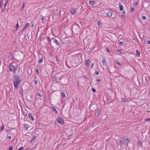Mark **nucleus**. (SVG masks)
Here are the masks:
<instances>
[{
	"mask_svg": "<svg viewBox=\"0 0 150 150\" xmlns=\"http://www.w3.org/2000/svg\"><path fill=\"white\" fill-rule=\"evenodd\" d=\"M137 144L140 146H141L142 145V142L140 141H139L137 142Z\"/></svg>",
	"mask_w": 150,
	"mask_h": 150,
	"instance_id": "nucleus-12",
	"label": "nucleus"
},
{
	"mask_svg": "<svg viewBox=\"0 0 150 150\" xmlns=\"http://www.w3.org/2000/svg\"><path fill=\"white\" fill-rule=\"evenodd\" d=\"M23 8L24 7V4H23Z\"/></svg>",
	"mask_w": 150,
	"mask_h": 150,
	"instance_id": "nucleus-54",
	"label": "nucleus"
},
{
	"mask_svg": "<svg viewBox=\"0 0 150 150\" xmlns=\"http://www.w3.org/2000/svg\"><path fill=\"white\" fill-rule=\"evenodd\" d=\"M70 12L71 14H76V12L75 8H74L72 9H71L70 10Z\"/></svg>",
	"mask_w": 150,
	"mask_h": 150,
	"instance_id": "nucleus-6",
	"label": "nucleus"
},
{
	"mask_svg": "<svg viewBox=\"0 0 150 150\" xmlns=\"http://www.w3.org/2000/svg\"><path fill=\"white\" fill-rule=\"evenodd\" d=\"M42 58H43V57H42L41 59H40L39 61V63H40L43 62V60Z\"/></svg>",
	"mask_w": 150,
	"mask_h": 150,
	"instance_id": "nucleus-22",
	"label": "nucleus"
},
{
	"mask_svg": "<svg viewBox=\"0 0 150 150\" xmlns=\"http://www.w3.org/2000/svg\"><path fill=\"white\" fill-rule=\"evenodd\" d=\"M134 11V7H132L131 8L130 11L132 13Z\"/></svg>",
	"mask_w": 150,
	"mask_h": 150,
	"instance_id": "nucleus-26",
	"label": "nucleus"
},
{
	"mask_svg": "<svg viewBox=\"0 0 150 150\" xmlns=\"http://www.w3.org/2000/svg\"><path fill=\"white\" fill-rule=\"evenodd\" d=\"M121 16H122V18H125V15L124 14H122L121 15Z\"/></svg>",
	"mask_w": 150,
	"mask_h": 150,
	"instance_id": "nucleus-41",
	"label": "nucleus"
},
{
	"mask_svg": "<svg viewBox=\"0 0 150 150\" xmlns=\"http://www.w3.org/2000/svg\"><path fill=\"white\" fill-rule=\"evenodd\" d=\"M29 32L26 35V37L28 39H29L30 36V35H29Z\"/></svg>",
	"mask_w": 150,
	"mask_h": 150,
	"instance_id": "nucleus-29",
	"label": "nucleus"
},
{
	"mask_svg": "<svg viewBox=\"0 0 150 150\" xmlns=\"http://www.w3.org/2000/svg\"><path fill=\"white\" fill-rule=\"evenodd\" d=\"M9 150H13V148L11 146H9Z\"/></svg>",
	"mask_w": 150,
	"mask_h": 150,
	"instance_id": "nucleus-35",
	"label": "nucleus"
},
{
	"mask_svg": "<svg viewBox=\"0 0 150 150\" xmlns=\"http://www.w3.org/2000/svg\"><path fill=\"white\" fill-rule=\"evenodd\" d=\"M117 64V65H121V64L119 62H117L116 63Z\"/></svg>",
	"mask_w": 150,
	"mask_h": 150,
	"instance_id": "nucleus-40",
	"label": "nucleus"
},
{
	"mask_svg": "<svg viewBox=\"0 0 150 150\" xmlns=\"http://www.w3.org/2000/svg\"><path fill=\"white\" fill-rule=\"evenodd\" d=\"M138 2H137L135 3V5L136 6H137L138 5Z\"/></svg>",
	"mask_w": 150,
	"mask_h": 150,
	"instance_id": "nucleus-53",
	"label": "nucleus"
},
{
	"mask_svg": "<svg viewBox=\"0 0 150 150\" xmlns=\"http://www.w3.org/2000/svg\"><path fill=\"white\" fill-rule=\"evenodd\" d=\"M102 62L103 65H105L106 64L105 60V58H103L102 60Z\"/></svg>",
	"mask_w": 150,
	"mask_h": 150,
	"instance_id": "nucleus-17",
	"label": "nucleus"
},
{
	"mask_svg": "<svg viewBox=\"0 0 150 150\" xmlns=\"http://www.w3.org/2000/svg\"><path fill=\"white\" fill-rule=\"evenodd\" d=\"M94 63H92V64H91V68H92L93 67V66H94Z\"/></svg>",
	"mask_w": 150,
	"mask_h": 150,
	"instance_id": "nucleus-38",
	"label": "nucleus"
},
{
	"mask_svg": "<svg viewBox=\"0 0 150 150\" xmlns=\"http://www.w3.org/2000/svg\"><path fill=\"white\" fill-rule=\"evenodd\" d=\"M124 139H125V142H127V144L128 143L129 141V139H128V138H127V137L126 138H125V137H124Z\"/></svg>",
	"mask_w": 150,
	"mask_h": 150,
	"instance_id": "nucleus-20",
	"label": "nucleus"
},
{
	"mask_svg": "<svg viewBox=\"0 0 150 150\" xmlns=\"http://www.w3.org/2000/svg\"><path fill=\"white\" fill-rule=\"evenodd\" d=\"M2 1H3V0H1L0 1V8H1V3H2Z\"/></svg>",
	"mask_w": 150,
	"mask_h": 150,
	"instance_id": "nucleus-44",
	"label": "nucleus"
},
{
	"mask_svg": "<svg viewBox=\"0 0 150 150\" xmlns=\"http://www.w3.org/2000/svg\"><path fill=\"white\" fill-rule=\"evenodd\" d=\"M35 84L36 85L38 83V81L36 80L35 81H34Z\"/></svg>",
	"mask_w": 150,
	"mask_h": 150,
	"instance_id": "nucleus-45",
	"label": "nucleus"
},
{
	"mask_svg": "<svg viewBox=\"0 0 150 150\" xmlns=\"http://www.w3.org/2000/svg\"><path fill=\"white\" fill-rule=\"evenodd\" d=\"M96 75H98L99 74V72L98 71H96Z\"/></svg>",
	"mask_w": 150,
	"mask_h": 150,
	"instance_id": "nucleus-46",
	"label": "nucleus"
},
{
	"mask_svg": "<svg viewBox=\"0 0 150 150\" xmlns=\"http://www.w3.org/2000/svg\"><path fill=\"white\" fill-rule=\"evenodd\" d=\"M59 124L63 125L64 124V120L61 118L59 117L57 120Z\"/></svg>",
	"mask_w": 150,
	"mask_h": 150,
	"instance_id": "nucleus-4",
	"label": "nucleus"
},
{
	"mask_svg": "<svg viewBox=\"0 0 150 150\" xmlns=\"http://www.w3.org/2000/svg\"><path fill=\"white\" fill-rule=\"evenodd\" d=\"M21 81L20 77L18 75H15L14 76L13 83L15 89L18 88V86L21 84Z\"/></svg>",
	"mask_w": 150,
	"mask_h": 150,
	"instance_id": "nucleus-1",
	"label": "nucleus"
},
{
	"mask_svg": "<svg viewBox=\"0 0 150 150\" xmlns=\"http://www.w3.org/2000/svg\"><path fill=\"white\" fill-rule=\"evenodd\" d=\"M119 5L120 8V11H122L123 9V6L120 3L119 4Z\"/></svg>",
	"mask_w": 150,
	"mask_h": 150,
	"instance_id": "nucleus-8",
	"label": "nucleus"
},
{
	"mask_svg": "<svg viewBox=\"0 0 150 150\" xmlns=\"http://www.w3.org/2000/svg\"><path fill=\"white\" fill-rule=\"evenodd\" d=\"M89 3L91 6H93L94 5V2L92 1H89Z\"/></svg>",
	"mask_w": 150,
	"mask_h": 150,
	"instance_id": "nucleus-13",
	"label": "nucleus"
},
{
	"mask_svg": "<svg viewBox=\"0 0 150 150\" xmlns=\"http://www.w3.org/2000/svg\"><path fill=\"white\" fill-rule=\"evenodd\" d=\"M28 117H29L32 120H34V119L32 115L30 114L29 113L28 114Z\"/></svg>",
	"mask_w": 150,
	"mask_h": 150,
	"instance_id": "nucleus-10",
	"label": "nucleus"
},
{
	"mask_svg": "<svg viewBox=\"0 0 150 150\" xmlns=\"http://www.w3.org/2000/svg\"><path fill=\"white\" fill-rule=\"evenodd\" d=\"M24 149V147L22 146L20 148H19L18 149V150H23Z\"/></svg>",
	"mask_w": 150,
	"mask_h": 150,
	"instance_id": "nucleus-31",
	"label": "nucleus"
},
{
	"mask_svg": "<svg viewBox=\"0 0 150 150\" xmlns=\"http://www.w3.org/2000/svg\"><path fill=\"white\" fill-rule=\"evenodd\" d=\"M52 110H53V111L55 112V113H56V114H58V111L56 110V108L54 106L52 107Z\"/></svg>",
	"mask_w": 150,
	"mask_h": 150,
	"instance_id": "nucleus-15",
	"label": "nucleus"
},
{
	"mask_svg": "<svg viewBox=\"0 0 150 150\" xmlns=\"http://www.w3.org/2000/svg\"><path fill=\"white\" fill-rule=\"evenodd\" d=\"M107 51V52L108 53H110V52L109 49L108 48H107L106 49Z\"/></svg>",
	"mask_w": 150,
	"mask_h": 150,
	"instance_id": "nucleus-37",
	"label": "nucleus"
},
{
	"mask_svg": "<svg viewBox=\"0 0 150 150\" xmlns=\"http://www.w3.org/2000/svg\"><path fill=\"white\" fill-rule=\"evenodd\" d=\"M36 136L35 135H33V139L30 141V143H34L36 140Z\"/></svg>",
	"mask_w": 150,
	"mask_h": 150,
	"instance_id": "nucleus-7",
	"label": "nucleus"
},
{
	"mask_svg": "<svg viewBox=\"0 0 150 150\" xmlns=\"http://www.w3.org/2000/svg\"><path fill=\"white\" fill-rule=\"evenodd\" d=\"M34 26V24H33L32 25V27H33V26Z\"/></svg>",
	"mask_w": 150,
	"mask_h": 150,
	"instance_id": "nucleus-57",
	"label": "nucleus"
},
{
	"mask_svg": "<svg viewBox=\"0 0 150 150\" xmlns=\"http://www.w3.org/2000/svg\"><path fill=\"white\" fill-rule=\"evenodd\" d=\"M117 52L118 53H120V54H123L124 52H123V51L121 50H117Z\"/></svg>",
	"mask_w": 150,
	"mask_h": 150,
	"instance_id": "nucleus-14",
	"label": "nucleus"
},
{
	"mask_svg": "<svg viewBox=\"0 0 150 150\" xmlns=\"http://www.w3.org/2000/svg\"><path fill=\"white\" fill-rule=\"evenodd\" d=\"M106 99H107V100L109 101L110 100V99L109 98H107V97H106Z\"/></svg>",
	"mask_w": 150,
	"mask_h": 150,
	"instance_id": "nucleus-50",
	"label": "nucleus"
},
{
	"mask_svg": "<svg viewBox=\"0 0 150 150\" xmlns=\"http://www.w3.org/2000/svg\"><path fill=\"white\" fill-rule=\"evenodd\" d=\"M101 113V110H100L99 109H98V114H97V115L98 116H99L100 115Z\"/></svg>",
	"mask_w": 150,
	"mask_h": 150,
	"instance_id": "nucleus-19",
	"label": "nucleus"
},
{
	"mask_svg": "<svg viewBox=\"0 0 150 150\" xmlns=\"http://www.w3.org/2000/svg\"><path fill=\"white\" fill-rule=\"evenodd\" d=\"M142 18L143 20H145L146 19V17L145 16H143L142 17Z\"/></svg>",
	"mask_w": 150,
	"mask_h": 150,
	"instance_id": "nucleus-33",
	"label": "nucleus"
},
{
	"mask_svg": "<svg viewBox=\"0 0 150 150\" xmlns=\"http://www.w3.org/2000/svg\"><path fill=\"white\" fill-rule=\"evenodd\" d=\"M58 11H58V12H59V13H60V10H59ZM59 15H60V13H59Z\"/></svg>",
	"mask_w": 150,
	"mask_h": 150,
	"instance_id": "nucleus-55",
	"label": "nucleus"
},
{
	"mask_svg": "<svg viewBox=\"0 0 150 150\" xmlns=\"http://www.w3.org/2000/svg\"><path fill=\"white\" fill-rule=\"evenodd\" d=\"M97 82H100L101 80L100 79H97L96 80Z\"/></svg>",
	"mask_w": 150,
	"mask_h": 150,
	"instance_id": "nucleus-47",
	"label": "nucleus"
},
{
	"mask_svg": "<svg viewBox=\"0 0 150 150\" xmlns=\"http://www.w3.org/2000/svg\"><path fill=\"white\" fill-rule=\"evenodd\" d=\"M37 95L40 97H42V95L39 93L38 92L37 93Z\"/></svg>",
	"mask_w": 150,
	"mask_h": 150,
	"instance_id": "nucleus-23",
	"label": "nucleus"
},
{
	"mask_svg": "<svg viewBox=\"0 0 150 150\" xmlns=\"http://www.w3.org/2000/svg\"><path fill=\"white\" fill-rule=\"evenodd\" d=\"M23 126L25 129V130H27L28 129V125L27 124H25L23 125Z\"/></svg>",
	"mask_w": 150,
	"mask_h": 150,
	"instance_id": "nucleus-11",
	"label": "nucleus"
},
{
	"mask_svg": "<svg viewBox=\"0 0 150 150\" xmlns=\"http://www.w3.org/2000/svg\"><path fill=\"white\" fill-rule=\"evenodd\" d=\"M123 12L124 13H125V11H124Z\"/></svg>",
	"mask_w": 150,
	"mask_h": 150,
	"instance_id": "nucleus-58",
	"label": "nucleus"
},
{
	"mask_svg": "<svg viewBox=\"0 0 150 150\" xmlns=\"http://www.w3.org/2000/svg\"><path fill=\"white\" fill-rule=\"evenodd\" d=\"M8 138L9 139H11V136H9L8 137Z\"/></svg>",
	"mask_w": 150,
	"mask_h": 150,
	"instance_id": "nucleus-48",
	"label": "nucleus"
},
{
	"mask_svg": "<svg viewBox=\"0 0 150 150\" xmlns=\"http://www.w3.org/2000/svg\"><path fill=\"white\" fill-rule=\"evenodd\" d=\"M47 39L50 42V44L51 45V39L50 38L49 36H48L47 37Z\"/></svg>",
	"mask_w": 150,
	"mask_h": 150,
	"instance_id": "nucleus-25",
	"label": "nucleus"
},
{
	"mask_svg": "<svg viewBox=\"0 0 150 150\" xmlns=\"http://www.w3.org/2000/svg\"><path fill=\"white\" fill-rule=\"evenodd\" d=\"M145 121H150V118L146 119L145 120Z\"/></svg>",
	"mask_w": 150,
	"mask_h": 150,
	"instance_id": "nucleus-30",
	"label": "nucleus"
},
{
	"mask_svg": "<svg viewBox=\"0 0 150 150\" xmlns=\"http://www.w3.org/2000/svg\"><path fill=\"white\" fill-rule=\"evenodd\" d=\"M4 126H2L1 127V130H4Z\"/></svg>",
	"mask_w": 150,
	"mask_h": 150,
	"instance_id": "nucleus-36",
	"label": "nucleus"
},
{
	"mask_svg": "<svg viewBox=\"0 0 150 150\" xmlns=\"http://www.w3.org/2000/svg\"><path fill=\"white\" fill-rule=\"evenodd\" d=\"M92 91L93 92H95L96 91V90L95 88H92Z\"/></svg>",
	"mask_w": 150,
	"mask_h": 150,
	"instance_id": "nucleus-34",
	"label": "nucleus"
},
{
	"mask_svg": "<svg viewBox=\"0 0 150 150\" xmlns=\"http://www.w3.org/2000/svg\"><path fill=\"white\" fill-rule=\"evenodd\" d=\"M147 43L148 44H150V40H148L147 41Z\"/></svg>",
	"mask_w": 150,
	"mask_h": 150,
	"instance_id": "nucleus-52",
	"label": "nucleus"
},
{
	"mask_svg": "<svg viewBox=\"0 0 150 150\" xmlns=\"http://www.w3.org/2000/svg\"><path fill=\"white\" fill-rule=\"evenodd\" d=\"M23 114H24V116H26L27 115V113H25V112H24L23 113Z\"/></svg>",
	"mask_w": 150,
	"mask_h": 150,
	"instance_id": "nucleus-49",
	"label": "nucleus"
},
{
	"mask_svg": "<svg viewBox=\"0 0 150 150\" xmlns=\"http://www.w3.org/2000/svg\"><path fill=\"white\" fill-rule=\"evenodd\" d=\"M97 25L98 26H100V25H101L100 24V21L99 20H97Z\"/></svg>",
	"mask_w": 150,
	"mask_h": 150,
	"instance_id": "nucleus-28",
	"label": "nucleus"
},
{
	"mask_svg": "<svg viewBox=\"0 0 150 150\" xmlns=\"http://www.w3.org/2000/svg\"><path fill=\"white\" fill-rule=\"evenodd\" d=\"M119 142L120 144H122V142L121 140H119Z\"/></svg>",
	"mask_w": 150,
	"mask_h": 150,
	"instance_id": "nucleus-39",
	"label": "nucleus"
},
{
	"mask_svg": "<svg viewBox=\"0 0 150 150\" xmlns=\"http://www.w3.org/2000/svg\"><path fill=\"white\" fill-rule=\"evenodd\" d=\"M90 62V60L89 59H88L86 60V62L85 63V65L86 66H88L89 65V64Z\"/></svg>",
	"mask_w": 150,
	"mask_h": 150,
	"instance_id": "nucleus-9",
	"label": "nucleus"
},
{
	"mask_svg": "<svg viewBox=\"0 0 150 150\" xmlns=\"http://www.w3.org/2000/svg\"><path fill=\"white\" fill-rule=\"evenodd\" d=\"M25 150H27V149H26Z\"/></svg>",
	"mask_w": 150,
	"mask_h": 150,
	"instance_id": "nucleus-59",
	"label": "nucleus"
},
{
	"mask_svg": "<svg viewBox=\"0 0 150 150\" xmlns=\"http://www.w3.org/2000/svg\"><path fill=\"white\" fill-rule=\"evenodd\" d=\"M10 0H6V1L4 4V8H5L6 7L7 5V4L8 3V1Z\"/></svg>",
	"mask_w": 150,
	"mask_h": 150,
	"instance_id": "nucleus-18",
	"label": "nucleus"
},
{
	"mask_svg": "<svg viewBox=\"0 0 150 150\" xmlns=\"http://www.w3.org/2000/svg\"><path fill=\"white\" fill-rule=\"evenodd\" d=\"M25 28V27H24V28L22 30V31L23 32Z\"/></svg>",
	"mask_w": 150,
	"mask_h": 150,
	"instance_id": "nucleus-56",
	"label": "nucleus"
},
{
	"mask_svg": "<svg viewBox=\"0 0 150 150\" xmlns=\"http://www.w3.org/2000/svg\"><path fill=\"white\" fill-rule=\"evenodd\" d=\"M9 70L11 72H14L16 70L15 67L13 63H12L10 65Z\"/></svg>",
	"mask_w": 150,
	"mask_h": 150,
	"instance_id": "nucleus-2",
	"label": "nucleus"
},
{
	"mask_svg": "<svg viewBox=\"0 0 150 150\" xmlns=\"http://www.w3.org/2000/svg\"><path fill=\"white\" fill-rule=\"evenodd\" d=\"M40 19L41 20L43 21L44 19V18H41Z\"/></svg>",
	"mask_w": 150,
	"mask_h": 150,
	"instance_id": "nucleus-51",
	"label": "nucleus"
},
{
	"mask_svg": "<svg viewBox=\"0 0 150 150\" xmlns=\"http://www.w3.org/2000/svg\"><path fill=\"white\" fill-rule=\"evenodd\" d=\"M122 100L124 102H126L127 101V99L126 98H124L122 99Z\"/></svg>",
	"mask_w": 150,
	"mask_h": 150,
	"instance_id": "nucleus-27",
	"label": "nucleus"
},
{
	"mask_svg": "<svg viewBox=\"0 0 150 150\" xmlns=\"http://www.w3.org/2000/svg\"><path fill=\"white\" fill-rule=\"evenodd\" d=\"M36 71L37 74L39 73V69H36Z\"/></svg>",
	"mask_w": 150,
	"mask_h": 150,
	"instance_id": "nucleus-43",
	"label": "nucleus"
},
{
	"mask_svg": "<svg viewBox=\"0 0 150 150\" xmlns=\"http://www.w3.org/2000/svg\"><path fill=\"white\" fill-rule=\"evenodd\" d=\"M123 43V42L122 41H121L119 42V45H121Z\"/></svg>",
	"mask_w": 150,
	"mask_h": 150,
	"instance_id": "nucleus-42",
	"label": "nucleus"
},
{
	"mask_svg": "<svg viewBox=\"0 0 150 150\" xmlns=\"http://www.w3.org/2000/svg\"><path fill=\"white\" fill-rule=\"evenodd\" d=\"M30 25V24L29 23H28L25 26V28H26V27H29V25Z\"/></svg>",
	"mask_w": 150,
	"mask_h": 150,
	"instance_id": "nucleus-32",
	"label": "nucleus"
},
{
	"mask_svg": "<svg viewBox=\"0 0 150 150\" xmlns=\"http://www.w3.org/2000/svg\"><path fill=\"white\" fill-rule=\"evenodd\" d=\"M112 13H113L112 11H108L106 12V14L107 16L109 17H111V16H113V18H114L116 17V16L114 15H112Z\"/></svg>",
	"mask_w": 150,
	"mask_h": 150,
	"instance_id": "nucleus-3",
	"label": "nucleus"
},
{
	"mask_svg": "<svg viewBox=\"0 0 150 150\" xmlns=\"http://www.w3.org/2000/svg\"><path fill=\"white\" fill-rule=\"evenodd\" d=\"M16 30H18V28L19 27V25H18V22H17V23L16 25Z\"/></svg>",
	"mask_w": 150,
	"mask_h": 150,
	"instance_id": "nucleus-24",
	"label": "nucleus"
},
{
	"mask_svg": "<svg viewBox=\"0 0 150 150\" xmlns=\"http://www.w3.org/2000/svg\"><path fill=\"white\" fill-rule=\"evenodd\" d=\"M51 40L53 42L55 43L56 45H60V43L56 39H55L54 38H52Z\"/></svg>",
	"mask_w": 150,
	"mask_h": 150,
	"instance_id": "nucleus-5",
	"label": "nucleus"
},
{
	"mask_svg": "<svg viewBox=\"0 0 150 150\" xmlns=\"http://www.w3.org/2000/svg\"><path fill=\"white\" fill-rule=\"evenodd\" d=\"M136 54L138 57H140V52H139L138 50H137L136 51Z\"/></svg>",
	"mask_w": 150,
	"mask_h": 150,
	"instance_id": "nucleus-16",
	"label": "nucleus"
},
{
	"mask_svg": "<svg viewBox=\"0 0 150 150\" xmlns=\"http://www.w3.org/2000/svg\"><path fill=\"white\" fill-rule=\"evenodd\" d=\"M61 95L63 98H65V93L64 92H63L62 93Z\"/></svg>",
	"mask_w": 150,
	"mask_h": 150,
	"instance_id": "nucleus-21",
	"label": "nucleus"
}]
</instances>
